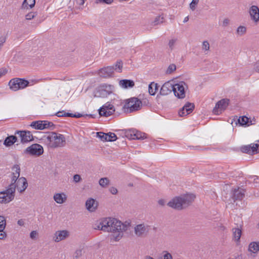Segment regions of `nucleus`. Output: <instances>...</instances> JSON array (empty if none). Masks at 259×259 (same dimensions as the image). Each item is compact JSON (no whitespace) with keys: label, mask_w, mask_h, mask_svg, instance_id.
Masks as SVG:
<instances>
[{"label":"nucleus","mask_w":259,"mask_h":259,"mask_svg":"<svg viewBox=\"0 0 259 259\" xmlns=\"http://www.w3.org/2000/svg\"><path fill=\"white\" fill-rule=\"evenodd\" d=\"M195 198V196L192 194L176 197L167 203V205L171 208L181 210L189 205Z\"/></svg>","instance_id":"f257e3e1"},{"label":"nucleus","mask_w":259,"mask_h":259,"mask_svg":"<svg viewBox=\"0 0 259 259\" xmlns=\"http://www.w3.org/2000/svg\"><path fill=\"white\" fill-rule=\"evenodd\" d=\"M48 145L50 147L55 148L64 147L66 144L65 136L56 132H51L47 137Z\"/></svg>","instance_id":"f03ea898"},{"label":"nucleus","mask_w":259,"mask_h":259,"mask_svg":"<svg viewBox=\"0 0 259 259\" xmlns=\"http://www.w3.org/2000/svg\"><path fill=\"white\" fill-rule=\"evenodd\" d=\"M111 220L112 221L110 223V227H109V232L118 233L117 235L113 236L114 240L117 241L122 238V232L127 230V225L122 223L121 221H119L115 218H111Z\"/></svg>","instance_id":"7ed1b4c3"},{"label":"nucleus","mask_w":259,"mask_h":259,"mask_svg":"<svg viewBox=\"0 0 259 259\" xmlns=\"http://www.w3.org/2000/svg\"><path fill=\"white\" fill-rule=\"evenodd\" d=\"M142 106V101L136 97L131 98L126 100L125 103L122 107L124 113H132L141 109Z\"/></svg>","instance_id":"20e7f679"},{"label":"nucleus","mask_w":259,"mask_h":259,"mask_svg":"<svg viewBox=\"0 0 259 259\" xmlns=\"http://www.w3.org/2000/svg\"><path fill=\"white\" fill-rule=\"evenodd\" d=\"M114 87L111 84L106 83L99 85L94 92V97L99 98H106L113 93Z\"/></svg>","instance_id":"39448f33"},{"label":"nucleus","mask_w":259,"mask_h":259,"mask_svg":"<svg viewBox=\"0 0 259 259\" xmlns=\"http://www.w3.org/2000/svg\"><path fill=\"white\" fill-rule=\"evenodd\" d=\"M29 82L24 78H15L10 80L9 85L12 90L17 91L25 88L29 85Z\"/></svg>","instance_id":"423d86ee"},{"label":"nucleus","mask_w":259,"mask_h":259,"mask_svg":"<svg viewBox=\"0 0 259 259\" xmlns=\"http://www.w3.org/2000/svg\"><path fill=\"white\" fill-rule=\"evenodd\" d=\"M43 152V147L38 144H33L24 151V154L32 156H40L42 154Z\"/></svg>","instance_id":"0eeeda50"},{"label":"nucleus","mask_w":259,"mask_h":259,"mask_svg":"<svg viewBox=\"0 0 259 259\" xmlns=\"http://www.w3.org/2000/svg\"><path fill=\"white\" fill-rule=\"evenodd\" d=\"M125 136L131 139L143 140L147 138L145 133L141 132L136 129H129L125 131Z\"/></svg>","instance_id":"6e6552de"},{"label":"nucleus","mask_w":259,"mask_h":259,"mask_svg":"<svg viewBox=\"0 0 259 259\" xmlns=\"http://www.w3.org/2000/svg\"><path fill=\"white\" fill-rule=\"evenodd\" d=\"M98 111L100 116L108 117L113 114L115 111V108L113 105L107 102L100 107Z\"/></svg>","instance_id":"1a4fd4ad"},{"label":"nucleus","mask_w":259,"mask_h":259,"mask_svg":"<svg viewBox=\"0 0 259 259\" xmlns=\"http://www.w3.org/2000/svg\"><path fill=\"white\" fill-rule=\"evenodd\" d=\"M150 226L144 223L136 225L134 228L135 233L138 237H145L149 233Z\"/></svg>","instance_id":"9d476101"},{"label":"nucleus","mask_w":259,"mask_h":259,"mask_svg":"<svg viewBox=\"0 0 259 259\" xmlns=\"http://www.w3.org/2000/svg\"><path fill=\"white\" fill-rule=\"evenodd\" d=\"M12 191L7 188L6 190L0 192V203H7L14 199L15 193Z\"/></svg>","instance_id":"9b49d317"},{"label":"nucleus","mask_w":259,"mask_h":259,"mask_svg":"<svg viewBox=\"0 0 259 259\" xmlns=\"http://www.w3.org/2000/svg\"><path fill=\"white\" fill-rule=\"evenodd\" d=\"M230 103V100L228 99H223L218 101L213 109L214 114L219 115L222 113V111L225 110Z\"/></svg>","instance_id":"f8f14e48"},{"label":"nucleus","mask_w":259,"mask_h":259,"mask_svg":"<svg viewBox=\"0 0 259 259\" xmlns=\"http://www.w3.org/2000/svg\"><path fill=\"white\" fill-rule=\"evenodd\" d=\"M15 135H18L21 139V143L24 144L33 140V137L29 131H16Z\"/></svg>","instance_id":"ddd939ff"},{"label":"nucleus","mask_w":259,"mask_h":259,"mask_svg":"<svg viewBox=\"0 0 259 259\" xmlns=\"http://www.w3.org/2000/svg\"><path fill=\"white\" fill-rule=\"evenodd\" d=\"M174 85L177 91L175 95L179 99H184L185 97V87L187 88V84L184 81H180Z\"/></svg>","instance_id":"4468645a"},{"label":"nucleus","mask_w":259,"mask_h":259,"mask_svg":"<svg viewBox=\"0 0 259 259\" xmlns=\"http://www.w3.org/2000/svg\"><path fill=\"white\" fill-rule=\"evenodd\" d=\"M172 91L174 92V94H176L177 92L175 85L170 83V81H167L162 85L159 94L162 96H166L169 94Z\"/></svg>","instance_id":"2eb2a0df"},{"label":"nucleus","mask_w":259,"mask_h":259,"mask_svg":"<svg viewBox=\"0 0 259 259\" xmlns=\"http://www.w3.org/2000/svg\"><path fill=\"white\" fill-rule=\"evenodd\" d=\"M258 147L259 145L258 144H253L252 146L248 145L242 146L240 149L243 153L253 154L257 152Z\"/></svg>","instance_id":"dca6fc26"},{"label":"nucleus","mask_w":259,"mask_h":259,"mask_svg":"<svg viewBox=\"0 0 259 259\" xmlns=\"http://www.w3.org/2000/svg\"><path fill=\"white\" fill-rule=\"evenodd\" d=\"M245 196L244 190L239 188L234 189L232 191L231 197L235 202L236 200H242Z\"/></svg>","instance_id":"f3484780"},{"label":"nucleus","mask_w":259,"mask_h":259,"mask_svg":"<svg viewBox=\"0 0 259 259\" xmlns=\"http://www.w3.org/2000/svg\"><path fill=\"white\" fill-rule=\"evenodd\" d=\"M27 187L28 183L26 179L24 177L19 178L18 181H17L16 189H17L20 193H22L26 189Z\"/></svg>","instance_id":"a211bd4d"},{"label":"nucleus","mask_w":259,"mask_h":259,"mask_svg":"<svg viewBox=\"0 0 259 259\" xmlns=\"http://www.w3.org/2000/svg\"><path fill=\"white\" fill-rule=\"evenodd\" d=\"M251 19L255 22L259 21V8L257 6H252L249 10Z\"/></svg>","instance_id":"6ab92c4d"},{"label":"nucleus","mask_w":259,"mask_h":259,"mask_svg":"<svg viewBox=\"0 0 259 259\" xmlns=\"http://www.w3.org/2000/svg\"><path fill=\"white\" fill-rule=\"evenodd\" d=\"M98 206V202L92 198H90L86 201V208L90 212L95 211L97 209Z\"/></svg>","instance_id":"aec40b11"},{"label":"nucleus","mask_w":259,"mask_h":259,"mask_svg":"<svg viewBox=\"0 0 259 259\" xmlns=\"http://www.w3.org/2000/svg\"><path fill=\"white\" fill-rule=\"evenodd\" d=\"M114 72V67L111 66H107L104 67L99 70V74L102 77H109L111 76Z\"/></svg>","instance_id":"412c9836"},{"label":"nucleus","mask_w":259,"mask_h":259,"mask_svg":"<svg viewBox=\"0 0 259 259\" xmlns=\"http://www.w3.org/2000/svg\"><path fill=\"white\" fill-rule=\"evenodd\" d=\"M111 218H105L100 223L98 228L104 231L109 232Z\"/></svg>","instance_id":"4be33fe9"},{"label":"nucleus","mask_w":259,"mask_h":259,"mask_svg":"<svg viewBox=\"0 0 259 259\" xmlns=\"http://www.w3.org/2000/svg\"><path fill=\"white\" fill-rule=\"evenodd\" d=\"M69 232L66 230L58 231L55 234L54 241L58 242L69 236Z\"/></svg>","instance_id":"5701e85b"},{"label":"nucleus","mask_w":259,"mask_h":259,"mask_svg":"<svg viewBox=\"0 0 259 259\" xmlns=\"http://www.w3.org/2000/svg\"><path fill=\"white\" fill-rule=\"evenodd\" d=\"M18 139L16 136L11 135L8 136L4 140L3 144L6 147H10L17 142Z\"/></svg>","instance_id":"b1692460"},{"label":"nucleus","mask_w":259,"mask_h":259,"mask_svg":"<svg viewBox=\"0 0 259 259\" xmlns=\"http://www.w3.org/2000/svg\"><path fill=\"white\" fill-rule=\"evenodd\" d=\"M119 85L124 89L131 88L135 85V82L130 79H122L119 81Z\"/></svg>","instance_id":"393cba45"},{"label":"nucleus","mask_w":259,"mask_h":259,"mask_svg":"<svg viewBox=\"0 0 259 259\" xmlns=\"http://www.w3.org/2000/svg\"><path fill=\"white\" fill-rule=\"evenodd\" d=\"M54 200L59 204L63 203L66 200L67 197L66 195L63 193H56L54 195Z\"/></svg>","instance_id":"a878e982"},{"label":"nucleus","mask_w":259,"mask_h":259,"mask_svg":"<svg viewBox=\"0 0 259 259\" xmlns=\"http://www.w3.org/2000/svg\"><path fill=\"white\" fill-rule=\"evenodd\" d=\"M35 0H24L21 6V9L28 10L34 7Z\"/></svg>","instance_id":"bb28decb"},{"label":"nucleus","mask_w":259,"mask_h":259,"mask_svg":"<svg viewBox=\"0 0 259 259\" xmlns=\"http://www.w3.org/2000/svg\"><path fill=\"white\" fill-rule=\"evenodd\" d=\"M158 84L154 82H151L148 86V92L150 95L154 96L158 90Z\"/></svg>","instance_id":"cd10ccee"},{"label":"nucleus","mask_w":259,"mask_h":259,"mask_svg":"<svg viewBox=\"0 0 259 259\" xmlns=\"http://www.w3.org/2000/svg\"><path fill=\"white\" fill-rule=\"evenodd\" d=\"M248 250L253 253H256L259 251V242H252L248 246Z\"/></svg>","instance_id":"c85d7f7f"},{"label":"nucleus","mask_w":259,"mask_h":259,"mask_svg":"<svg viewBox=\"0 0 259 259\" xmlns=\"http://www.w3.org/2000/svg\"><path fill=\"white\" fill-rule=\"evenodd\" d=\"M11 184L8 186L7 189L11 191L12 190V192L15 193L16 191V185L17 183V181L19 179V178L16 177V176H11Z\"/></svg>","instance_id":"c756f323"},{"label":"nucleus","mask_w":259,"mask_h":259,"mask_svg":"<svg viewBox=\"0 0 259 259\" xmlns=\"http://www.w3.org/2000/svg\"><path fill=\"white\" fill-rule=\"evenodd\" d=\"M42 120H37L31 123L30 126L35 130H43Z\"/></svg>","instance_id":"7c9ffc66"},{"label":"nucleus","mask_w":259,"mask_h":259,"mask_svg":"<svg viewBox=\"0 0 259 259\" xmlns=\"http://www.w3.org/2000/svg\"><path fill=\"white\" fill-rule=\"evenodd\" d=\"M42 121L43 130H54L55 129L56 125L52 122L48 120H42Z\"/></svg>","instance_id":"2f4dec72"},{"label":"nucleus","mask_w":259,"mask_h":259,"mask_svg":"<svg viewBox=\"0 0 259 259\" xmlns=\"http://www.w3.org/2000/svg\"><path fill=\"white\" fill-rule=\"evenodd\" d=\"M232 232L235 240L237 242L239 241L242 234L241 230L239 228H233Z\"/></svg>","instance_id":"473e14b6"},{"label":"nucleus","mask_w":259,"mask_h":259,"mask_svg":"<svg viewBox=\"0 0 259 259\" xmlns=\"http://www.w3.org/2000/svg\"><path fill=\"white\" fill-rule=\"evenodd\" d=\"M12 172L11 176H16V177L19 178L20 173V166L18 164L14 165L12 168Z\"/></svg>","instance_id":"72a5a7b5"},{"label":"nucleus","mask_w":259,"mask_h":259,"mask_svg":"<svg viewBox=\"0 0 259 259\" xmlns=\"http://www.w3.org/2000/svg\"><path fill=\"white\" fill-rule=\"evenodd\" d=\"M194 107L195 106L193 104L188 102L183 107L186 111V114H189L193 110Z\"/></svg>","instance_id":"f704fd0d"},{"label":"nucleus","mask_w":259,"mask_h":259,"mask_svg":"<svg viewBox=\"0 0 259 259\" xmlns=\"http://www.w3.org/2000/svg\"><path fill=\"white\" fill-rule=\"evenodd\" d=\"M109 182L108 178H102L99 181V185L103 188L107 187L109 185Z\"/></svg>","instance_id":"c9c22d12"},{"label":"nucleus","mask_w":259,"mask_h":259,"mask_svg":"<svg viewBox=\"0 0 259 259\" xmlns=\"http://www.w3.org/2000/svg\"><path fill=\"white\" fill-rule=\"evenodd\" d=\"M248 121L249 118L245 116L240 117L238 119V122L240 125H249L248 124Z\"/></svg>","instance_id":"e433bc0d"},{"label":"nucleus","mask_w":259,"mask_h":259,"mask_svg":"<svg viewBox=\"0 0 259 259\" xmlns=\"http://www.w3.org/2000/svg\"><path fill=\"white\" fill-rule=\"evenodd\" d=\"M111 67H114V70H116L118 72H121L122 68V62L121 60H118L116 64L112 66Z\"/></svg>","instance_id":"4c0bfd02"},{"label":"nucleus","mask_w":259,"mask_h":259,"mask_svg":"<svg viewBox=\"0 0 259 259\" xmlns=\"http://www.w3.org/2000/svg\"><path fill=\"white\" fill-rule=\"evenodd\" d=\"M106 135L107 139V141L113 142L116 141L117 139L116 135L113 133L109 132L106 134Z\"/></svg>","instance_id":"58836bf2"},{"label":"nucleus","mask_w":259,"mask_h":259,"mask_svg":"<svg viewBox=\"0 0 259 259\" xmlns=\"http://www.w3.org/2000/svg\"><path fill=\"white\" fill-rule=\"evenodd\" d=\"M6 226V221L4 216L0 215V230H4Z\"/></svg>","instance_id":"ea45409f"},{"label":"nucleus","mask_w":259,"mask_h":259,"mask_svg":"<svg viewBox=\"0 0 259 259\" xmlns=\"http://www.w3.org/2000/svg\"><path fill=\"white\" fill-rule=\"evenodd\" d=\"M246 32V28L243 26H240L237 29V33L240 35L244 34Z\"/></svg>","instance_id":"a19ab883"},{"label":"nucleus","mask_w":259,"mask_h":259,"mask_svg":"<svg viewBox=\"0 0 259 259\" xmlns=\"http://www.w3.org/2000/svg\"><path fill=\"white\" fill-rule=\"evenodd\" d=\"M163 19L164 18L163 17H161L160 16H157L153 22L154 25H156L162 23L163 22Z\"/></svg>","instance_id":"79ce46f5"},{"label":"nucleus","mask_w":259,"mask_h":259,"mask_svg":"<svg viewBox=\"0 0 259 259\" xmlns=\"http://www.w3.org/2000/svg\"><path fill=\"white\" fill-rule=\"evenodd\" d=\"M97 137L103 141H107V135L102 132L97 133Z\"/></svg>","instance_id":"37998d69"},{"label":"nucleus","mask_w":259,"mask_h":259,"mask_svg":"<svg viewBox=\"0 0 259 259\" xmlns=\"http://www.w3.org/2000/svg\"><path fill=\"white\" fill-rule=\"evenodd\" d=\"M36 16V12H31L28 13L27 15H26L25 18H26V20H30L33 19L34 18H35V17Z\"/></svg>","instance_id":"c03bdc74"},{"label":"nucleus","mask_w":259,"mask_h":259,"mask_svg":"<svg viewBox=\"0 0 259 259\" xmlns=\"http://www.w3.org/2000/svg\"><path fill=\"white\" fill-rule=\"evenodd\" d=\"M199 0H192L190 4V8L192 11H194L196 9V6L199 3Z\"/></svg>","instance_id":"a18cd8bd"},{"label":"nucleus","mask_w":259,"mask_h":259,"mask_svg":"<svg viewBox=\"0 0 259 259\" xmlns=\"http://www.w3.org/2000/svg\"><path fill=\"white\" fill-rule=\"evenodd\" d=\"M113 2V0H96L95 3L96 4H111Z\"/></svg>","instance_id":"49530a36"},{"label":"nucleus","mask_w":259,"mask_h":259,"mask_svg":"<svg viewBox=\"0 0 259 259\" xmlns=\"http://www.w3.org/2000/svg\"><path fill=\"white\" fill-rule=\"evenodd\" d=\"M176 69V66L175 64H170L168 66V68L167 69L166 73L170 74L174 71H175Z\"/></svg>","instance_id":"de8ad7c7"},{"label":"nucleus","mask_w":259,"mask_h":259,"mask_svg":"<svg viewBox=\"0 0 259 259\" xmlns=\"http://www.w3.org/2000/svg\"><path fill=\"white\" fill-rule=\"evenodd\" d=\"M177 41V38L171 39L169 41L168 46L171 50H172L174 49V47Z\"/></svg>","instance_id":"09e8293b"},{"label":"nucleus","mask_w":259,"mask_h":259,"mask_svg":"<svg viewBox=\"0 0 259 259\" xmlns=\"http://www.w3.org/2000/svg\"><path fill=\"white\" fill-rule=\"evenodd\" d=\"M202 49L205 51H208L209 49V44L207 41H204L202 45Z\"/></svg>","instance_id":"8fccbe9b"},{"label":"nucleus","mask_w":259,"mask_h":259,"mask_svg":"<svg viewBox=\"0 0 259 259\" xmlns=\"http://www.w3.org/2000/svg\"><path fill=\"white\" fill-rule=\"evenodd\" d=\"M74 254L76 258L79 257L82 255V250L80 249L76 250Z\"/></svg>","instance_id":"3c124183"},{"label":"nucleus","mask_w":259,"mask_h":259,"mask_svg":"<svg viewBox=\"0 0 259 259\" xmlns=\"http://www.w3.org/2000/svg\"><path fill=\"white\" fill-rule=\"evenodd\" d=\"M38 233L36 232V231H32L31 232L30 234V237L32 239H35L36 238V236L37 235Z\"/></svg>","instance_id":"603ef678"},{"label":"nucleus","mask_w":259,"mask_h":259,"mask_svg":"<svg viewBox=\"0 0 259 259\" xmlns=\"http://www.w3.org/2000/svg\"><path fill=\"white\" fill-rule=\"evenodd\" d=\"M81 180V177L79 175L76 174L73 176V180L75 182H79Z\"/></svg>","instance_id":"864d4df0"},{"label":"nucleus","mask_w":259,"mask_h":259,"mask_svg":"<svg viewBox=\"0 0 259 259\" xmlns=\"http://www.w3.org/2000/svg\"><path fill=\"white\" fill-rule=\"evenodd\" d=\"M7 236L6 233L4 231H1L0 230V239L3 240Z\"/></svg>","instance_id":"5fc2aeb1"},{"label":"nucleus","mask_w":259,"mask_h":259,"mask_svg":"<svg viewBox=\"0 0 259 259\" xmlns=\"http://www.w3.org/2000/svg\"><path fill=\"white\" fill-rule=\"evenodd\" d=\"M6 40V37L5 36H0V46L2 47L3 44L5 42Z\"/></svg>","instance_id":"6e6d98bb"},{"label":"nucleus","mask_w":259,"mask_h":259,"mask_svg":"<svg viewBox=\"0 0 259 259\" xmlns=\"http://www.w3.org/2000/svg\"><path fill=\"white\" fill-rule=\"evenodd\" d=\"M179 114L180 116H184L187 115L185 110L184 107H183L179 112Z\"/></svg>","instance_id":"4d7b16f0"},{"label":"nucleus","mask_w":259,"mask_h":259,"mask_svg":"<svg viewBox=\"0 0 259 259\" xmlns=\"http://www.w3.org/2000/svg\"><path fill=\"white\" fill-rule=\"evenodd\" d=\"M109 191L111 192V194H114V195L117 194V193L118 192L117 189L113 187L110 188Z\"/></svg>","instance_id":"13d9d810"},{"label":"nucleus","mask_w":259,"mask_h":259,"mask_svg":"<svg viewBox=\"0 0 259 259\" xmlns=\"http://www.w3.org/2000/svg\"><path fill=\"white\" fill-rule=\"evenodd\" d=\"M253 69L255 72L259 73V61L256 62L254 65Z\"/></svg>","instance_id":"bf43d9fd"},{"label":"nucleus","mask_w":259,"mask_h":259,"mask_svg":"<svg viewBox=\"0 0 259 259\" xmlns=\"http://www.w3.org/2000/svg\"><path fill=\"white\" fill-rule=\"evenodd\" d=\"M7 72V70L6 68L0 69V77L3 75H5Z\"/></svg>","instance_id":"052dcab7"},{"label":"nucleus","mask_w":259,"mask_h":259,"mask_svg":"<svg viewBox=\"0 0 259 259\" xmlns=\"http://www.w3.org/2000/svg\"><path fill=\"white\" fill-rule=\"evenodd\" d=\"M229 19L228 18H225L223 21V26L224 27H226L229 24Z\"/></svg>","instance_id":"680f3d73"},{"label":"nucleus","mask_w":259,"mask_h":259,"mask_svg":"<svg viewBox=\"0 0 259 259\" xmlns=\"http://www.w3.org/2000/svg\"><path fill=\"white\" fill-rule=\"evenodd\" d=\"M64 113V111H58V112H57L55 115L58 116V117H64V116L63 115V113Z\"/></svg>","instance_id":"e2e57ef3"},{"label":"nucleus","mask_w":259,"mask_h":259,"mask_svg":"<svg viewBox=\"0 0 259 259\" xmlns=\"http://www.w3.org/2000/svg\"><path fill=\"white\" fill-rule=\"evenodd\" d=\"M73 113H68V112H65V111H64V113H63V115L64 116V117H73Z\"/></svg>","instance_id":"0e129e2a"},{"label":"nucleus","mask_w":259,"mask_h":259,"mask_svg":"<svg viewBox=\"0 0 259 259\" xmlns=\"http://www.w3.org/2000/svg\"><path fill=\"white\" fill-rule=\"evenodd\" d=\"M17 224L20 226H23L24 225V221L23 219L19 220L17 222Z\"/></svg>","instance_id":"69168bd1"},{"label":"nucleus","mask_w":259,"mask_h":259,"mask_svg":"<svg viewBox=\"0 0 259 259\" xmlns=\"http://www.w3.org/2000/svg\"><path fill=\"white\" fill-rule=\"evenodd\" d=\"M250 178L253 179V182L255 183H257V181L259 180V177L255 176H251Z\"/></svg>","instance_id":"338daca9"},{"label":"nucleus","mask_w":259,"mask_h":259,"mask_svg":"<svg viewBox=\"0 0 259 259\" xmlns=\"http://www.w3.org/2000/svg\"><path fill=\"white\" fill-rule=\"evenodd\" d=\"M76 2V3L80 5H82L84 3V0H75Z\"/></svg>","instance_id":"774afa93"}]
</instances>
